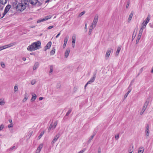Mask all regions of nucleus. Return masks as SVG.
I'll return each mask as SVG.
<instances>
[{
    "label": "nucleus",
    "instance_id": "nucleus-54",
    "mask_svg": "<svg viewBox=\"0 0 153 153\" xmlns=\"http://www.w3.org/2000/svg\"><path fill=\"white\" fill-rule=\"evenodd\" d=\"M129 2H128L127 3V5H126V8H128V6H129Z\"/></svg>",
    "mask_w": 153,
    "mask_h": 153
},
{
    "label": "nucleus",
    "instance_id": "nucleus-34",
    "mask_svg": "<svg viewBox=\"0 0 153 153\" xmlns=\"http://www.w3.org/2000/svg\"><path fill=\"white\" fill-rule=\"evenodd\" d=\"M131 90H129L128 92H127V93L125 94V95L124 96V98L125 99L126 98V97H127L128 95V94L129 93L131 92Z\"/></svg>",
    "mask_w": 153,
    "mask_h": 153
},
{
    "label": "nucleus",
    "instance_id": "nucleus-26",
    "mask_svg": "<svg viewBox=\"0 0 153 153\" xmlns=\"http://www.w3.org/2000/svg\"><path fill=\"white\" fill-rule=\"evenodd\" d=\"M55 49L54 48H53L52 50L50 52V54L51 55H53L55 53Z\"/></svg>",
    "mask_w": 153,
    "mask_h": 153
},
{
    "label": "nucleus",
    "instance_id": "nucleus-16",
    "mask_svg": "<svg viewBox=\"0 0 153 153\" xmlns=\"http://www.w3.org/2000/svg\"><path fill=\"white\" fill-rule=\"evenodd\" d=\"M70 52V49L69 48H67L65 53V57L67 58L69 55V53Z\"/></svg>",
    "mask_w": 153,
    "mask_h": 153
},
{
    "label": "nucleus",
    "instance_id": "nucleus-23",
    "mask_svg": "<svg viewBox=\"0 0 153 153\" xmlns=\"http://www.w3.org/2000/svg\"><path fill=\"white\" fill-rule=\"evenodd\" d=\"M133 12L132 11L131 12V13L130 14L129 17H128V21H130L132 19V17L133 16Z\"/></svg>",
    "mask_w": 153,
    "mask_h": 153
},
{
    "label": "nucleus",
    "instance_id": "nucleus-45",
    "mask_svg": "<svg viewBox=\"0 0 153 153\" xmlns=\"http://www.w3.org/2000/svg\"><path fill=\"white\" fill-rule=\"evenodd\" d=\"M76 39H72V43L75 44V43Z\"/></svg>",
    "mask_w": 153,
    "mask_h": 153
},
{
    "label": "nucleus",
    "instance_id": "nucleus-25",
    "mask_svg": "<svg viewBox=\"0 0 153 153\" xmlns=\"http://www.w3.org/2000/svg\"><path fill=\"white\" fill-rule=\"evenodd\" d=\"M36 96L35 94L33 95V96L31 99V102L34 101V100L36 99Z\"/></svg>",
    "mask_w": 153,
    "mask_h": 153
},
{
    "label": "nucleus",
    "instance_id": "nucleus-35",
    "mask_svg": "<svg viewBox=\"0 0 153 153\" xmlns=\"http://www.w3.org/2000/svg\"><path fill=\"white\" fill-rule=\"evenodd\" d=\"M71 111H72L71 109H70L67 112V113L66 114L65 117L66 116H68L70 114V113L71 112Z\"/></svg>",
    "mask_w": 153,
    "mask_h": 153
},
{
    "label": "nucleus",
    "instance_id": "nucleus-33",
    "mask_svg": "<svg viewBox=\"0 0 153 153\" xmlns=\"http://www.w3.org/2000/svg\"><path fill=\"white\" fill-rule=\"evenodd\" d=\"M93 28H94V27H91V26H90V28H89V31L88 32L89 35H90L91 34L92 30Z\"/></svg>",
    "mask_w": 153,
    "mask_h": 153
},
{
    "label": "nucleus",
    "instance_id": "nucleus-44",
    "mask_svg": "<svg viewBox=\"0 0 153 153\" xmlns=\"http://www.w3.org/2000/svg\"><path fill=\"white\" fill-rule=\"evenodd\" d=\"M85 149H83L80 151L78 153H83L85 151Z\"/></svg>",
    "mask_w": 153,
    "mask_h": 153
},
{
    "label": "nucleus",
    "instance_id": "nucleus-62",
    "mask_svg": "<svg viewBox=\"0 0 153 153\" xmlns=\"http://www.w3.org/2000/svg\"><path fill=\"white\" fill-rule=\"evenodd\" d=\"M140 74H141V73H140V72H139L138 74H137V75L136 76V77H137V76H138Z\"/></svg>",
    "mask_w": 153,
    "mask_h": 153
},
{
    "label": "nucleus",
    "instance_id": "nucleus-61",
    "mask_svg": "<svg viewBox=\"0 0 153 153\" xmlns=\"http://www.w3.org/2000/svg\"><path fill=\"white\" fill-rule=\"evenodd\" d=\"M144 112V111H142H142L140 112V114L141 115Z\"/></svg>",
    "mask_w": 153,
    "mask_h": 153
},
{
    "label": "nucleus",
    "instance_id": "nucleus-9",
    "mask_svg": "<svg viewBox=\"0 0 153 153\" xmlns=\"http://www.w3.org/2000/svg\"><path fill=\"white\" fill-rule=\"evenodd\" d=\"M51 18V17L50 16H45L44 18L40 19H39L37 21V23H39L41 22H43L45 21H46V20H48V19H50Z\"/></svg>",
    "mask_w": 153,
    "mask_h": 153
},
{
    "label": "nucleus",
    "instance_id": "nucleus-22",
    "mask_svg": "<svg viewBox=\"0 0 153 153\" xmlns=\"http://www.w3.org/2000/svg\"><path fill=\"white\" fill-rule=\"evenodd\" d=\"M5 103L4 99H0V105H3Z\"/></svg>",
    "mask_w": 153,
    "mask_h": 153
},
{
    "label": "nucleus",
    "instance_id": "nucleus-4",
    "mask_svg": "<svg viewBox=\"0 0 153 153\" xmlns=\"http://www.w3.org/2000/svg\"><path fill=\"white\" fill-rule=\"evenodd\" d=\"M11 5L10 4H8L6 6L5 8V9L3 13V16L1 18H2L8 12L9 10L11 8Z\"/></svg>",
    "mask_w": 153,
    "mask_h": 153
},
{
    "label": "nucleus",
    "instance_id": "nucleus-57",
    "mask_svg": "<svg viewBox=\"0 0 153 153\" xmlns=\"http://www.w3.org/2000/svg\"><path fill=\"white\" fill-rule=\"evenodd\" d=\"M9 122L10 123H11L12 122V120L11 119H9Z\"/></svg>",
    "mask_w": 153,
    "mask_h": 153
},
{
    "label": "nucleus",
    "instance_id": "nucleus-19",
    "mask_svg": "<svg viewBox=\"0 0 153 153\" xmlns=\"http://www.w3.org/2000/svg\"><path fill=\"white\" fill-rule=\"evenodd\" d=\"M39 64L38 62H36L35 63L34 65V66L33 68V70H35L36 69V68L39 67Z\"/></svg>",
    "mask_w": 153,
    "mask_h": 153
},
{
    "label": "nucleus",
    "instance_id": "nucleus-8",
    "mask_svg": "<svg viewBox=\"0 0 153 153\" xmlns=\"http://www.w3.org/2000/svg\"><path fill=\"white\" fill-rule=\"evenodd\" d=\"M16 44V42H14L11 43L9 44H8V45H5L3 47H1V48H2V49H1V50H2L3 49H6L7 48L10 47L14 45H15Z\"/></svg>",
    "mask_w": 153,
    "mask_h": 153
},
{
    "label": "nucleus",
    "instance_id": "nucleus-10",
    "mask_svg": "<svg viewBox=\"0 0 153 153\" xmlns=\"http://www.w3.org/2000/svg\"><path fill=\"white\" fill-rule=\"evenodd\" d=\"M145 133L146 136H149V124H146Z\"/></svg>",
    "mask_w": 153,
    "mask_h": 153
},
{
    "label": "nucleus",
    "instance_id": "nucleus-43",
    "mask_svg": "<svg viewBox=\"0 0 153 153\" xmlns=\"http://www.w3.org/2000/svg\"><path fill=\"white\" fill-rule=\"evenodd\" d=\"M1 65L3 68H4L5 67V65L4 63L2 62L1 64Z\"/></svg>",
    "mask_w": 153,
    "mask_h": 153
},
{
    "label": "nucleus",
    "instance_id": "nucleus-11",
    "mask_svg": "<svg viewBox=\"0 0 153 153\" xmlns=\"http://www.w3.org/2000/svg\"><path fill=\"white\" fill-rule=\"evenodd\" d=\"M96 77V74H94L93 77L91 78L90 80L87 82V84H90L93 82L95 80Z\"/></svg>",
    "mask_w": 153,
    "mask_h": 153
},
{
    "label": "nucleus",
    "instance_id": "nucleus-20",
    "mask_svg": "<svg viewBox=\"0 0 153 153\" xmlns=\"http://www.w3.org/2000/svg\"><path fill=\"white\" fill-rule=\"evenodd\" d=\"M121 47L120 46H119L117 48V50L116 52L115 55L116 56H117V55L119 54L120 51L121 49Z\"/></svg>",
    "mask_w": 153,
    "mask_h": 153
},
{
    "label": "nucleus",
    "instance_id": "nucleus-52",
    "mask_svg": "<svg viewBox=\"0 0 153 153\" xmlns=\"http://www.w3.org/2000/svg\"><path fill=\"white\" fill-rule=\"evenodd\" d=\"M97 153H101V149L100 148L98 149Z\"/></svg>",
    "mask_w": 153,
    "mask_h": 153
},
{
    "label": "nucleus",
    "instance_id": "nucleus-37",
    "mask_svg": "<svg viewBox=\"0 0 153 153\" xmlns=\"http://www.w3.org/2000/svg\"><path fill=\"white\" fill-rule=\"evenodd\" d=\"M85 12L84 11H83L82 12L79 14V17H80V16H82V15H84L85 14Z\"/></svg>",
    "mask_w": 153,
    "mask_h": 153
},
{
    "label": "nucleus",
    "instance_id": "nucleus-15",
    "mask_svg": "<svg viewBox=\"0 0 153 153\" xmlns=\"http://www.w3.org/2000/svg\"><path fill=\"white\" fill-rule=\"evenodd\" d=\"M52 43L51 42H49L46 45L45 47V51H46L48 49H49Z\"/></svg>",
    "mask_w": 153,
    "mask_h": 153
},
{
    "label": "nucleus",
    "instance_id": "nucleus-41",
    "mask_svg": "<svg viewBox=\"0 0 153 153\" xmlns=\"http://www.w3.org/2000/svg\"><path fill=\"white\" fill-rule=\"evenodd\" d=\"M144 68V67H143L142 68L139 70V72H140V73H141L142 71H143V68Z\"/></svg>",
    "mask_w": 153,
    "mask_h": 153
},
{
    "label": "nucleus",
    "instance_id": "nucleus-29",
    "mask_svg": "<svg viewBox=\"0 0 153 153\" xmlns=\"http://www.w3.org/2000/svg\"><path fill=\"white\" fill-rule=\"evenodd\" d=\"M144 151V149L143 147H140V148L139 150H138V153H143Z\"/></svg>",
    "mask_w": 153,
    "mask_h": 153
},
{
    "label": "nucleus",
    "instance_id": "nucleus-36",
    "mask_svg": "<svg viewBox=\"0 0 153 153\" xmlns=\"http://www.w3.org/2000/svg\"><path fill=\"white\" fill-rule=\"evenodd\" d=\"M16 147L15 146H13L12 147L10 148V149L9 150H10L12 151V150L16 149Z\"/></svg>",
    "mask_w": 153,
    "mask_h": 153
},
{
    "label": "nucleus",
    "instance_id": "nucleus-6",
    "mask_svg": "<svg viewBox=\"0 0 153 153\" xmlns=\"http://www.w3.org/2000/svg\"><path fill=\"white\" fill-rule=\"evenodd\" d=\"M98 15H96L93 21L92 24V25L91 26V27H94L97 24L98 20Z\"/></svg>",
    "mask_w": 153,
    "mask_h": 153
},
{
    "label": "nucleus",
    "instance_id": "nucleus-59",
    "mask_svg": "<svg viewBox=\"0 0 153 153\" xmlns=\"http://www.w3.org/2000/svg\"><path fill=\"white\" fill-rule=\"evenodd\" d=\"M22 59L24 61H25L26 60V58H25L24 57L22 58Z\"/></svg>",
    "mask_w": 153,
    "mask_h": 153
},
{
    "label": "nucleus",
    "instance_id": "nucleus-55",
    "mask_svg": "<svg viewBox=\"0 0 153 153\" xmlns=\"http://www.w3.org/2000/svg\"><path fill=\"white\" fill-rule=\"evenodd\" d=\"M52 0H46V1H45V3H48V2H49L50 1H51Z\"/></svg>",
    "mask_w": 153,
    "mask_h": 153
},
{
    "label": "nucleus",
    "instance_id": "nucleus-58",
    "mask_svg": "<svg viewBox=\"0 0 153 153\" xmlns=\"http://www.w3.org/2000/svg\"><path fill=\"white\" fill-rule=\"evenodd\" d=\"M27 100V98H26V97H25V98L23 99V101H26Z\"/></svg>",
    "mask_w": 153,
    "mask_h": 153
},
{
    "label": "nucleus",
    "instance_id": "nucleus-49",
    "mask_svg": "<svg viewBox=\"0 0 153 153\" xmlns=\"http://www.w3.org/2000/svg\"><path fill=\"white\" fill-rule=\"evenodd\" d=\"M72 39H76V35L75 34H74L72 37Z\"/></svg>",
    "mask_w": 153,
    "mask_h": 153
},
{
    "label": "nucleus",
    "instance_id": "nucleus-48",
    "mask_svg": "<svg viewBox=\"0 0 153 153\" xmlns=\"http://www.w3.org/2000/svg\"><path fill=\"white\" fill-rule=\"evenodd\" d=\"M13 124H12L11 123L9 125H8V127L9 128H11L13 127Z\"/></svg>",
    "mask_w": 153,
    "mask_h": 153
},
{
    "label": "nucleus",
    "instance_id": "nucleus-63",
    "mask_svg": "<svg viewBox=\"0 0 153 153\" xmlns=\"http://www.w3.org/2000/svg\"><path fill=\"white\" fill-rule=\"evenodd\" d=\"M151 72L152 73H153V67L152 68V70H151Z\"/></svg>",
    "mask_w": 153,
    "mask_h": 153
},
{
    "label": "nucleus",
    "instance_id": "nucleus-51",
    "mask_svg": "<svg viewBox=\"0 0 153 153\" xmlns=\"http://www.w3.org/2000/svg\"><path fill=\"white\" fill-rule=\"evenodd\" d=\"M4 6L0 5V10H3Z\"/></svg>",
    "mask_w": 153,
    "mask_h": 153
},
{
    "label": "nucleus",
    "instance_id": "nucleus-47",
    "mask_svg": "<svg viewBox=\"0 0 153 153\" xmlns=\"http://www.w3.org/2000/svg\"><path fill=\"white\" fill-rule=\"evenodd\" d=\"M53 27H54V26H52V25L48 27V29H50L53 28Z\"/></svg>",
    "mask_w": 153,
    "mask_h": 153
},
{
    "label": "nucleus",
    "instance_id": "nucleus-31",
    "mask_svg": "<svg viewBox=\"0 0 153 153\" xmlns=\"http://www.w3.org/2000/svg\"><path fill=\"white\" fill-rule=\"evenodd\" d=\"M149 103V101L148 100H146L143 106L146 107L147 108V106L148 105Z\"/></svg>",
    "mask_w": 153,
    "mask_h": 153
},
{
    "label": "nucleus",
    "instance_id": "nucleus-60",
    "mask_svg": "<svg viewBox=\"0 0 153 153\" xmlns=\"http://www.w3.org/2000/svg\"><path fill=\"white\" fill-rule=\"evenodd\" d=\"M43 99V97H40L39 98V100H41Z\"/></svg>",
    "mask_w": 153,
    "mask_h": 153
},
{
    "label": "nucleus",
    "instance_id": "nucleus-53",
    "mask_svg": "<svg viewBox=\"0 0 153 153\" xmlns=\"http://www.w3.org/2000/svg\"><path fill=\"white\" fill-rule=\"evenodd\" d=\"M60 33H59L56 36V38H57L59 36V35H60Z\"/></svg>",
    "mask_w": 153,
    "mask_h": 153
},
{
    "label": "nucleus",
    "instance_id": "nucleus-56",
    "mask_svg": "<svg viewBox=\"0 0 153 153\" xmlns=\"http://www.w3.org/2000/svg\"><path fill=\"white\" fill-rule=\"evenodd\" d=\"M35 82H33V81H32L31 84L32 85H33L35 83Z\"/></svg>",
    "mask_w": 153,
    "mask_h": 153
},
{
    "label": "nucleus",
    "instance_id": "nucleus-27",
    "mask_svg": "<svg viewBox=\"0 0 153 153\" xmlns=\"http://www.w3.org/2000/svg\"><path fill=\"white\" fill-rule=\"evenodd\" d=\"M95 135V134L94 133V134H93V135L91 136V137H90V138L88 140V143H90L91 142V140H92V139L94 137V136Z\"/></svg>",
    "mask_w": 153,
    "mask_h": 153
},
{
    "label": "nucleus",
    "instance_id": "nucleus-5",
    "mask_svg": "<svg viewBox=\"0 0 153 153\" xmlns=\"http://www.w3.org/2000/svg\"><path fill=\"white\" fill-rule=\"evenodd\" d=\"M150 20V18L148 16L146 19L143 22L142 24V25L141 26L142 27V28H145L146 27L147 24L148 23Z\"/></svg>",
    "mask_w": 153,
    "mask_h": 153
},
{
    "label": "nucleus",
    "instance_id": "nucleus-28",
    "mask_svg": "<svg viewBox=\"0 0 153 153\" xmlns=\"http://www.w3.org/2000/svg\"><path fill=\"white\" fill-rule=\"evenodd\" d=\"M141 36L138 35L136 41V44H137L139 43V41L141 38Z\"/></svg>",
    "mask_w": 153,
    "mask_h": 153
},
{
    "label": "nucleus",
    "instance_id": "nucleus-46",
    "mask_svg": "<svg viewBox=\"0 0 153 153\" xmlns=\"http://www.w3.org/2000/svg\"><path fill=\"white\" fill-rule=\"evenodd\" d=\"M146 107L143 106L142 110V111H144L146 109Z\"/></svg>",
    "mask_w": 153,
    "mask_h": 153
},
{
    "label": "nucleus",
    "instance_id": "nucleus-1",
    "mask_svg": "<svg viewBox=\"0 0 153 153\" xmlns=\"http://www.w3.org/2000/svg\"><path fill=\"white\" fill-rule=\"evenodd\" d=\"M41 42L40 41H38L32 43L27 48V50L30 51H34L39 49L41 48Z\"/></svg>",
    "mask_w": 153,
    "mask_h": 153
},
{
    "label": "nucleus",
    "instance_id": "nucleus-64",
    "mask_svg": "<svg viewBox=\"0 0 153 153\" xmlns=\"http://www.w3.org/2000/svg\"><path fill=\"white\" fill-rule=\"evenodd\" d=\"M72 46L74 48L75 46V44H72Z\"/></svg>",
    "mask_w": 153,
    "mask_h": 153
},
{
    "label": "nucleus",
    "instance_id": "nucleus-32",
    "mask_svg": "<svg viewBox=\"0 0 153 153\" xmlns=\"http://www.w3.org/2000/svg\"><path fill=\"white\" fill-rule=\"evenodd\" d=\"M53 65H51L50 67V70L49 71V74H51L53 71Z\"/></svg>",
    "mask_w": 153,
    "mask_h": 153
},
{
    "label": "nucleus",
    "instance_id": "nucleus-38",
    "mask_svg": "<svg viewBox=\"0 0 153 153\" xmlns=\"http://www.w3.org/2000/svg\"><path fill=\"white\" fill-rule=\"evenodd\" d=\"M18 87L16 86H15L14 87V91L15 92L17 91H18Z\"/></svg>",
    "mask_w": 153,
    "mask_h": 153
},
{
    "label": "nucleus",
    "instance_id": "nucleus-14",
    "mask_svg": "<svg viewBox=\"0 0 153 153\" xmlns=\"http://www.w3.org/2000/svg\"><path fill=\"white\" fill-rule=\"evenodd\" d=\"M69 39V36H66L64 40V43L63 45V47L65 48L66 46V44Z\"/></svg>",
    "mask_w": 153,
    "mask_h": 153
},
{
    "label": "nucleus",
    "instance_id": "nucleus-39",
    "mask_svg": "<svg viewBox=\"0 0 153 153\" xmlns=\"http://www.w3.org/2000/svg\"><path fill=\"white\" fill-rule=\"evenodd\" d=\"M119 138V134H117L116 135H115V138L116 140H118V139Z\"/></svg>",
    "mask_w": 153,
    "mask_h": 153
},
{
    "label": "nucleus",
    "instance_id": "nucleus-40",
    "mask_svg": "<svg viewBox=\"0 0 153 153\" xmlns=\"http://www.w3.org/2000/svg\"><path fill=\"white\" fill-rule=\"evenodd\" d=\"M4 127V125L2 124L0 126V131H1L3 129Z\"/></svg>",
    "mask_w": 153,
    "mask_h": 153
},
{
    "label": "nucleus",
    "instance_id": "nucleus-18",
    "mask_svg": "<svg viewBox=\"0 0 153 153\" xmlns=\"http://www.w3.org/2000/svg\"><path fill=\"white\" fill-rule=\"evenodd\" d=\"M43 146V144H40L36 151L37 153H39V152H40V151L41 150V149L42 148Z\"/></svg>",
    "mask_w": 153,
    "mask_h": 153
},
{
    "label": "nucleus",
    "instance_id": "nucleus-3",
    "mask_svg": "<svg viewBox=\"0 0 153 153\" xmlns=\"http://www.w3.org/2000/svg\"><path fill=\"white\" fill-rule=\"evenodd\" d=\"M30 3L33 5L38 4L39 6L41 5L43 3V0H29Z\"/></svg>",
    "mask_w": 153,
    "mask_h": 153
},
{
    "label": "nucleus",
    "instance_id": "nucleus-21",
    "mask_svg": "<svg viewBox=\"0 0 153 153\" xmlns=\"http://www.w3.org/2000/svg\"><path fill=\"white\" fill-rule=\"evenodd\" d=\"M144 28H142V27L141 26V28H140V30H139V33H138V35H140L141 36H142V33H143V29Z\"/></svg>",
    "mask_w": 153,
    "mask_h": 153
},
{
    "label": "nucleus",
    "instance_id": "nucleus-30",
    "mask_svg": "<svg viewBox=\"0 0 153 153\" xmlns=\"http://www.w3.org/2000/svg\"><path fill=\"white\" fill-rule=\"evenodd\" d=\"M44 133V131H42L40 133V134L39 135L38 137V139H39L41 138L42 137V136L43 135Z\"/></svg>",
    "mask_w": 153,
    "mask_h": 153
},
{
    "label": "nucleus",
    "instance_id": "nucleus-50",
    "mask_svg": "<svg viewBox=\"0 0 153 153\" xmlns=\"http://www.w3.org/2000/svg\"><path fill=\"white\" fill-rule=\"evenodd\" d=\"M132 150H129V153H132V152L133 151V146H132Z\"/></svg>",
    "mask_w": 153,
    "mask_h": 153
},
{
    "label": "nucleus",
    "instance_id": "nucleus-17",
    "mask_svg": "<svg viewBox=\"0 0 153 153\" xmlns=\"http://www.w3.org/2000/svg\"><path fill=\"white\" fill-rule=\"evenodd\" d=\"M19 4H17V1H16L14 2L12 4V6L13 9H16V8H17V6H18Z\"/></svg>",
    "mask_w": 153,
    "mask_h": 153
},
{
    "label": "nucleus",
    "instance_id": "nucleus-2",
    "mask_svg": "<svg viewBox=\"0 0 153 153\" xmlns=\"http://www.w3.org/2000/svg\"><path fill=\"white\" fill-rule=\"evenodd\" d=\"M28 1L27 0H22L21 2L19 3V5L17 6L16 10L19 12H21L23 11L26 7L25 5L27 4Z\"/></svg>",
    "mask_w": 153,
    "mask_h": 153
},
{
    "label": "nucleus",
    "instance_id": "nucleus-7",
    "mask_svg": "<svg viewBox=\"0 0 153 153\" xmlns=\"http://www.w3.org/2000/svg\"><path fill=\"white\" fill-rule=\"evenodd\" d=\"M57 121H56L53 124H52V123L50 125L48 129V131L50 132V130L51 129H54L56 128L57 125Z\"/></svg>",
    "mask_w": 153,
    "mask_h": 153
},
{
    "label": "nucleus",
    "instance_id": "nucleus-12",
    "mask_svg": "<svg viewBox=\"0 0 153 153\" xmlns=\"http://www.w3.org/2000/svg\"><path fill=\"white\" fill-rule=\"evenodd\" d=\"M60 137V135L59 134H56L54 137L53 140L51 142L52 145H53L55 142Z\"/></svg>",
    "mask_w": 153,
    "mask_h": 153
},
{
    "label": "nucleus",
    "instance_id": "nucleus-24",
    "mask_svg": "<svg viewBox=\"0 0 153 153\" xmlns=\"http://www.w3.org/2000/svg\"><path fill=\"white\" fill-rule=\"evenodd\" d=\"M7 1V0H0V3L2 4H5Z\"/></svg>",
    "mask_w": 153,
    "mask_h": 153
},
{
    "label": "nucleus",
    "instance_id": "nucleus-13",
    "mask_svg": "<svg viewBox=\"0 0 153 153\" xmlns=\"http://www.w3.org/2000/svg\"><path fill=\"white\" fill-rule=\"evenodd\" d=\"M112 51H113V50L111 48L108 49L105 54V57L106 59L108 58Z\"/></svg>",
    "mask_w": 153,
    "mask_h": 153
},
{
    "label": "nucleus",
    "instance_id": "nucleus-42",
    "mask_svg": "<svg viewBox=\"0 0 153 153\" xmlns=\"http://www.w3.org/2000/svg\"><path fill=\"white\" fill-rule=\"evenodd\" d=\"M149 27L151 28H153V23H150L149 24Z\"/></svg>",
    "mask_w": 153,
    "mask_h": 153
}]
</instances>
